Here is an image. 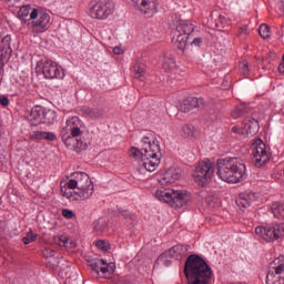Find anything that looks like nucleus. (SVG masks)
Here are the masks:
<instances>
[{
	"label": "nucleus",
	"mask_w": 284,
	"mask_h": 284,
	"mask_svg": "<svg viewBox=\"0 0 284 284\" xmlns=\"http://www.w3.org/2000/svg\"><path fill=\"white\" fill-rule=\"evenodd\" d=\"M140 148L132 146L130 149V156L135 161H139L140 168H144L146 172H154L159 165H161V144L156 136L152 133H148L140 142Z\"/></svg>",
	"instance_id": "obj_1"
},
{
	"label": "nucleus",
	"mask_w": 284,
	"mask_h": 284,
	"mask_svg": "<svg viewBox=\"0 0 284 284\" xmlns=\"http://www.w3.org/2000/svg\"><path fill=\"white\" fill-rule=\"evenodd\" d=\"M61 196L68 201H88L94 194V183L85 172H75L60 185Z\"/></svg>",
	"instance_id": "obj_2"
},
{
	"label": "nucleus",
	"mask_w": 284,
	"mask_h": 284,
	"mask_svg": "<svg viewBox=\"0 0 284 284\" xmlns=\"http://www.w3.org/2000/svg\"><path fill=\"white\" fill-rule=\"evenodd\" d=\"M184 274L189 284H210L212 267L200 255H190L184 264Z\"/></svg>",
	"instance_id": "obj_3"
},
{
	"label": "nucleus",
	"mask_w": 284,
	"mask_h": 284,
	"mask_svg": "<svg viewBox=\"0 0 284 284\" xmlns=\"http://www.w3.org/2000/svg\"><path fill=\"white\" fill-rule=\"evenodd\" d=\"M84 132L85 123H83L79 116H72L65 121V125L62 126L60 131V136L62 143H64L69 150L81 152V150H83V141L79 140V138L83 136Z\"/></svg>",
	"instance_id": "obj_4"
},
{
	"label": "nucleus",
	"mask_w": 284,
	"mask_h": 284,
	"mask_svg": "<svg viewBox=\"0 0 284 284\" xmlns=\"http://www.w3.org/2000/svg\"><path fill=\"white\" fill-rule=\"evenodd\" d=\"M246 172L245 162L239 158L217 160V176L225 183H241Z\"/></svg>",
	"instance_id": "obj_5"
},
{
	"label": "nucleus",
	"mask_w": 284,
	"mask_h": 284,
	"mask_svg": "<svg viewBox=\"0 0 284 284\" xmlns=\"http://www.w3.org/2000/svg\"><path fill=\"white\" fill-rule=\"evenodd\" d=\"M154 196L158 201L168 203V205L174 209L183 207V205H187V201H190L186 191H174L171 189L156 190Z\"/></svg>",
	"instance_id": "obj_6"
},
{
	"label": "nucleus",
	"mask_w": 284,
	"mask_h": 284,
	"mask_svg": "<svg viewBox=\"0 0 284 284\" xmlns=\"http://www.w3.org/2000/svg\"><path fill=\"white\" fill-rule=\"evenodd\" d=\"M87 13L91 19L105 21L114 14V3L110 0H91L88 4Z\"/></svg>",
	"instance_id": "obj_7"
},
{
	"label": "nucleus",
	"mask_w": 284,
	"mask_h": 284,
	"mask_svg": "<svg viewBox=\"0 0 284 284\" xmlns=\"http://www.w3.org/2000/svg\"><path fill=\"white\" fill-rule=\"evenodd\" d=\"M194 32V24L187 21H180L176 29L173 32V43L182 52L187 48V41H190V34Z\"/></svg>",
	"instance_id": "obj_8"
},
{
	"label": "nucleus",
	"mask_w": 284,
	"mask_h": 284,
	"mask_svg": "<svg viewBox=\"0 0 284 284\" xmlns=\"http://www.w3.org/2000/svg\"><path fill=\"white\" fill-rule=\"evenodd\" d=\"M48 26H50V14L45 11L39 9H33L31 12V22H28L33 34H43L48 31Z\"/></svg>",
	"instance_id": "obj_9"
},
{
	"label": "nucleus",
	"mask_w": 284,
	"mask_h": 284,
	"mask_svg": "<svg viewBox=\"0 0 284 284\" xmlns=\"http://www.w3.org/2000/svg\"><path fill=\"white\" fill-rule=\"evenodd\" d=\"M214 176V163L210 160L199 162L194 172V180L200 187H205Z\"/></svg>",
	"instance_id": "obj_10"
},
{
	"label": "nucleus",
	"mask_w": 284,
	"mask_h": 284,
	"mask_svg": "<svg viewBox=\"0 0 284 284\" xmlns=\"http://www.w3.org/2000/svg\"><path fill=\"white\" fill-rule=\"evenodd\" d=\"M255 234L267 243L278 241L281 236H284V223H273L266 226H256Z\"/></svg>",
	"instance_id": "obj_11"
},
{
	"label": "nucleus",
	"mask_w": 284,
	"mask_h": 284,
	"mask_svg": "<svg viewBox=\"0 0 284 284\" xmlns=\"http://www.w3.org/2000/svg\"><path fill=\"white\" fill-rule=\"evenodd\" d=\"M266 284H284V255L270 263Z\"/></svg>",
	"instance_id": "obj_12"
},
{
	"label": "nucleus",
	"mask_w": 284,
	"mask_h": 284,
	"mask_svg": "<svg viewBox=\"0 0 284 284\" xmlns=\"http://www.w3.org/2000/svg\"><path fill=\"white\" fill-rule=\"evenodd\" d=\"M44 79H65V71L57 62L44 59L39 62Z\"/></svg>",
	"instance_id": "obj_13"
},
{
	"label": "nucleus",
	"mask_w": 284,
	"mask_h": 284,
	"mask_svg": "<svg viewBox=\"0 0 284 284\" xmlns=\"http://www.w3.org/2000/svg\"><path fill=\"white\" fill-rule=\"evenodd\" d=\"M251 151L258 168L270 161V153H267V146L263 143V140L253 139L251 141Z\"/></svg>",
	"instance_id": "obj_14"
},
{
	"label": "nucleus",
	"mask_w": 284,
	"mask_h": 284,
	"mask_svg": "<svg viewBox=\"0 0 284 284\" xmlns=\"http://www.w3.org/2000/svg\"><path fill=\"white\" fill-rule=\"evenodd\" d=\"M135 10L146 19H152L159 12V2L156 0H131Z\"/></svg>",
	"instance_id": "obj_15"
},
{
	"label": "nucleus",
	"mask_w": 284,
	"mask_h": 284,
	"mask_svg": "<svg viewBox=\"0 0 284 284\" xmlns=\"http://www.w3.org/2000/svg\"><path fill=\"white\" fill-rule=\"evenodd\" d=\"M80 112L82 116H85L87 119H91V121H97L105 116V109L99 105H93V106L84 105L80 109Z\"/></svg>",
	"instance_id": "obj_16"
},
{
	"label": "nucleus",
	"mask_w": 284,
	"mask_h": 284,
	"mask_svg": "<svg viewBox=\"0 0 284 284\" xmlns=\"http://www.w3.org/2000/svg\"><path fill=\"white\" fill-rule=\"evenodd\" d=\"M190 252V245L176 244L169 248L165 253L170 258H175V261H183Z\"/></svg>",
	"instance_id": "obj_17"
},
{
	"label": "nucleus",
	"mask_w": 284,
	"mask_h": 284,
	"mask_svg": "<svg viewBox=\"0 0 284 284\" xmlns=\"http://www.w3.org/2000/svg\"><path fill=\"white\" fill-rule=\"evenodd\" d=\"M179 179H181L179 171H176V169H169L158 178V181L160 185H172V183H176Z\"/></svg>",
	"instance_id": "obj_18"
},
{
	"label": "nucleus",
	"mask_w": 284,
	"mask_h": 284,
	"mask_svg": "<svg viewBox=\"0 0 284 284\" xmlns=\"http://www.w3.org/2000/svg\"><path fill=\"white\" fill-rule=\"evenodd\" d=\"M204 100L203 98H189L183 100V102L180 105V112H183L184 114H187L191 110H194L195 108H201L203 105Z\"/></svg>",
	"instance_id": "obj_19"
},
{
	"label": "nucleus",
	"mask_w": 284,
	"mask_h": 284,
	"mask_svg": "<svg viewBox=\"0 0 284 284\" xmlns=\"http://www.w3.org/2000/svg\"><path fill=\"white\" fill-rule=\"evenodd\" d=\"M258 199V195L254 192H245L241 193L236 199V205L239 207L247 209L252 203H254Z\"/></svg>",
	"instance_id": "obj_20"
},
{
	"label": "nucleus",
	"mask_w": 284,
	"mask_h": 284,
	"mask_svg": "<svg viewBox=\"0 0 284 284\" xmlns=\"http://www.w3.org/2000/svg\"><path fill=\"white\" fill-rule=\"evenodd\" d=\"M10 43H12V37L10 34H7L0 40V61H4V59H8L12 54Z\"/></svg>",
	"instance_id": "obj_21"
},
{
	"label": "nucleus",
	"mask_w": 284,
	"mask_h": 284,
	"mask_svg": "<svg viewBox=\"0 0 284 284\" xmlns=\"http://www.w3.org/2000/svg\"><path fill=\"white\" fill-rule=\"evenodd\" d=\"M258 132V121L253 118H245L243 125V134L254 136Z\"/></svg>",
	"instance_id": "obj_22"
},
{
	"label": "nucleus",
	"mask_w": 284,
	"mask_h": 284,
	"mask_svg": "<svg viewBox=\"0 0 284 284\" xmlns=\"http://www.w3.org/2000/svg\"><path fill=\"white\" fill-rule=\"evenodd\" d=\"M30 139H33L34 141H57V134L52 132H45V131H33L30 134Z\"/></svg>",
	"instance_id": "obj_23"
},
{
	"label": "nucleus",
	"mask_w": 284,
	"mask_h": 284,
	"mask_svg": "<svg viewBox=\"0 0 284 284\" xmlns=\"http://www.w3.org/2000/svg\"><path fill=\"white\" fill-rule=\"evenodd\" d=\"M32 10H37V9L32 8V6L30 4H26V6H22L18 11V18H20L21 21H23V23H27V26L32 20L31 19Z\"/></svg>",
	"instance_id": "obj_24"
},
{
	"label": "nucleus",
	"mask_w": 284,
	"mask_h": 284,
	"mask_svg": "<svg viewBox=\"0 0 284 284\" xmlns=\"http://www.w3.org/2000/svg\"><path fill=\"white\" fill-rule=\"evenodd\" d=\"M44 111L45 109L43 106H34L31 110L30 120L36 123H43Z\"/></svg>",
	"instance_id": "obj_25"
},
{
	"label": "nucleus",
	"mask_w": 284,
	"mask_h": 284,
	"mask_svg": "<svg viewBox=\"0 0 284 284\" xmlns=\"http://www.w3.org/2000/svg\"><path fill=\"white\" fill-rule=\"evenodd\" d=\"M180 133L184 139H194V136H196V128H194L193 124H184Z\"/></svg>",
	"instance_id": "obj_26"
},
{
	"label": "nucleus",
	"mask_w": 284,
	"mask_h": 284,
	"mask_svg": "<svg viewBox=\"0 0 284 284\" xmlns=\"http://www.w3.org/2000/svg\"><path fill=\"white\" fill-rule=\"evenodd\" d=\"M162 68L165 70V72H172L176 70V60L171 55L164 57Z\"/></svg>",
	"instance_id": "obj_27"
},
{
	"label": "nucleus",
	"mask_w": 284,
	"mask_h": 284,
	"mask_svg": "<svg viewBox=\"0 0 284 284\" xmlns=\"http://www.w3.org/2000/svg\"><path fill=\"white\" fill-rule=\"evenodd\" d=\"M271 212L275 219H284V204L275 202L271 205Z\"/></svg>",
	"instance_id": "obj_28"
},
{
	"label": "nucleus",
	"mask_w": 284,
	"mask_h": 284,
	"mask_svg": "<svg viewBox=\"0 0 284 284\" xmlns=\"http://www.w3.org/2000/svg\"><path fill=\"white\" fill-rule=\"evenodd\" d=\"M133 77L134 79H143L145 77V64L135 62L133 65Z\"/></svg>",
	"instance_id": "obj_29"
},
{
	"label": "nucleus",
	"mask_w": 284,
	"mask_h": 284,
	"mask_svg": "<svg viewBox=\"0 0 284 284\" xmlns=\"http://www.w3.org/2000/svg\"><path fill=\"white\" fill-rule=\"evenodd\" d=\"M205 202L209 207H219V205H221V200L215 193H209L205 197Z\"/></svg>",
	"instance_id": "obj_30"
},
{
	"label": "nucleus",
	"mask_w": 284,
	"mask_h": 284,
	"mask_svg": "<svg viewBox=\"0 0 284 284\" xmlns=\"http://www.w3.org/2000/svg\"><path fill=\"white\" fill-rule=\"evenodd\" d=\"M105 260L101 258H93L89 261V265L91 266V270L95 272V274H99V271L101 270L102 265H105Z\"/></svg>",
	"instance_id": "obj_31"
},
{
	"label": "nucleus",
	"mask_w": 284,
	"mask_h": 284,
	"mask_svg": "<svg viewBox=\"0 0 284 284\" xmlns=\"http://www.w3.org/2000/svg\"><path fill=\"white\" fill-rule=\"evenodd\" d=\"M57 121V112L44 109L43 122L42 123H54Z\"/></svg>",
	"instance_id": "obj_32"
},
{
	"label": "nucleus",
	"mask_w": 284,
	"mask_h": 284,
	"mask_svg": "<svg viewBox=\"0 0 284 284\" xmlns=\"http://www.w3.org/2000/svg\"><path fill=\"white\" fill-rule=\"evenodd\" d=\"M246 113L247 108L245 105H239L232 111L231 115L233 119H240V116H244Z\"/></svg>",
	"instance_id": "obj_33"
},
{
	"label": "nucleus",
	"mask_w": 284,
	"mask_h": 284,
	"mask_svg": "<svg viewBox=\"0 0 284 284\" xmlns=\"http://www.w3.org/2000/svg\"><path fill=\"white\" fill-rule=\"evenodd\" d=\"M37 241V234L30 230L24 237H22V242L24 245H30V243H34Z\"/></svg>",
	"instance_id": "obj_34"
},
{
	"label": "nucleus",
	"mask_w": 284,
	"mask_h": 284,
	"mask_svg": "<svg viewBox=\"0 0 284 284\" xmlns=\"http://www.w3.org/2000/svg\"><path fill=\"white\" fill-rule=\"evenodd\" d=\"M258 34L260 37H262V39H270V27L267 24H262L258 28Z\"/></svg>",
	"instance_id": "obj_35"
},
{
	"label": "nucleus",
	"mask_w": 284,
	"mask_h": 284,
	"mask_svg": "<svg viewBox=\"0 0 284 284\" xmlns=\"http://www.w3.org/2000/svg\"><path fill=\"white\" fill-rule=\"evenodd\" d=\"M54 241L60 247H68V237L65 235L57 236Z\"/></svg>",
	"instance_id": "obj_36"
},
{
	"label": "nucleus",
	"mask_w": 284,
	"mask_h": 284,
	"mask_svg": "<svg viewBox=\"0 0 284 284\" xmlns=\"http://www.w3.org/2000/svg\"><path fill=\"white\" fill-rule=\"evenodd\" d=\"M95 246L98 250H102V252H108L110 250V246H108V243L105 241L100 240L95 243Z\"/></svg>",
	"instance_id": "obj_37"
},
{
	"label": "nucleus",
	"mask_w": 284,
	"mask_h": 284,
	"mask_svg": "<svg viewBox=\"0 0 284 284\" xmlns=\"http://www.w3.org/2000/svg\"><path fill=\"white\" fill-rule=\"evenodd\" d=\"M62 216H64V219H74V212L72 210L64 209L62 210Z\"/></svg>",
	"instance_id": "obj_38"
},
{
	"label": "nucleus",
	"mask_w": 284,
	"mask_h": 284,
	"mask_svg": "<svg viewBox=\"0 0 284 284\" xmlns=\"http://www.w3.org/2000/svg\"><path fill=\"white\" fill-rule=\"evenodd\" d=\"M240 70L242 72V74H244V75L250 74V65L247 64V62H243L240 65Z\"/></svg>",
	"instance_id": "obj_39"
},
{
	"label": "nucleus",
	"mask_w": 284,
	"mask_h": 284,
	"mask_svg": "<svg viewBox=\"0 0 284 284\" xmlns=\"http://www.w3.org/2000/svg\"><path fill=\"white\" fill-rule=\"evenodd\" d=\"M0 104L3 106V108H8V105H10V99L6 95H1L0 97Z\"/></svg>",
	"instance_id": "obj_40"
},
{
	"label": "nucleus",
	"mask_w": 284,
	"mask_h": 284,
	"mask_svg": "<svg viewBox=\"0 0 284 284\" xmlns=\"http://www.w3.org/2000/svg\"><path fill=\"white\" fill-rule=\"evenodd\" d=\"M120 214H121V216H123L124 219H132V220L135 219V215H132V214L130 213V211H128V210H122V211H120Z\"/></svg>",
	"instance_id": "obj_41"
},
{
	"label": "nucleus",
	"mask_w": 284,
	"mask_h": 284,
	"mask_svg": "<svg viewBox=\"0 0 284 284\" xmlns=\"http://www.w3.org/2000/svg\"><path fill=\"white\" fill-rule=\"evenodd\" d=\"M201 43H203V39L202 38H194L190 44L191 45H201Z\"/></svg>",
	"instance_id": "obj_42"
},
{
	"label": "nucleus",
	"mask_w": 284,
	"mask_h": 284,
	"mask_svg": "<svg viewBox=\"0 0 284 284\" xmlns=\"http://www.w3.org/2000/svg\"><path fill=\"white\" fill-rule=\"evenodd\" d=\"M99 272H101V274H103V275H105V274H108L110 272V268L108 267V262L105 263V265H102L100 267Z\"/></svg>",
	"instance_id": "obj_43"
},
{
	"label": "nucleus",
	"mask_w": 284,
	"mask_h": 284,
	"mask_svg": "<svg viewBox=\"0 0 284 284\" xmlns=\"http://www.w3.org/2000/svg\"><path fill=\"white\" fill-rule=\"evenodd\" d=\"M237 34H239V37H241V34H247V27H241L237 30Z\"/></svg>",
	"instance_id": "obj_44"
},
{
	"label": "nucleus",
	"mask_w": 284,
	"mask_h": 284,
	"mask_svg": "<svg viewBox=\"0 0 284 284\" xmlns=\"http://www.w3.org/2000/svg\"><path fill=\"white\" fill-rule=\"evenodd\" d=\"M232 132H235V133H237V134H245V133H243V128H242V129H239V128H236V126H233V128H232Z\"/></svg>",
	"instance_id": "obj_45"
},
{
	"label": "nucleus",
	"mask_w": 284,
	"mask_h": 284,
	"mask_svg": "<svg viewBox=\"0 0 284 284\" xmlns=\"http://www.w3.org/2000/svg\"><path fill=\"white\" fill-rule=\"evenodd\" d=\"M113 52H114V54H121V49L120 48H114Z\"/></svg>",
	"instance_id": "obj_46"
},
{
	"label": "nucleus",
	"mask_w": 284,
	"mask_h": 284,
	"mask_svg": "<svg viewBox=\"0 0 284 284\" xmlns=\"http://www.w3.org/2000/svg\"><path fill=\"white\" fill-rule=\"evenodd\" d=\"M50 256H54V251H50Z\"/></svg>",
	"instance_id": "obj_47"
},
{
	"label": "nucleus",
	"mask_w": 284,
	"mask_h": 284,
	"mask_svg": "<svg viewBox=\"0 0 284 284\" xmlns=\"http://www.w3.org/2000/svg\"><path fill=\"white\" fill-rule=\"evenodd\" d=\"M6 1H8L9 3H12V1H17V0H6Z\"/></svg>",
	"instance_id": "obj_48"
}]
</instances>
